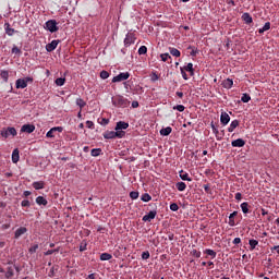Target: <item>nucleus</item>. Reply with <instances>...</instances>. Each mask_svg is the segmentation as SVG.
Wrapping results in <instances>:
<instances>
[{"label":"nucleus","instance_id":"nucleus-1","mask_svg":"<svg viewBox=\"0 0 279 279\" xmlns=\"http://www.w3.org/2000/svg\"><path fill=\"white\" fill-rule=\"evenodd\" d=\"M112 105L116 106V108H128V106H130V100L121 95H118L112 97Z\"/></svg>","mask_w":279,"mask_h":279},{"label":"nucleus","instance_id":"nucleus-2","mask_svg":"<svg viewBox=\"0 0 279 279\" xmlns=\"http://www.w3.org/2000/svg\"><path fill=\"white\" fill-rule=\"evenodd\" d=\"M45 29H48V32L53 34L60 28L58 27V22H56V20H49L45 23Z\"/></svg>","mask_w":279,"mask_h":279},{"label":"nucleus","instance_id":"nucleus-3","mask_svg":"<svg viewBox=\"0 0 279 279\" xmlns=\"http://www.w3.org/2000/svg\"><path fill=\"white\" fill-rule=\"evenodd\" d=\"M0 134L2 138H9V136H16V129L9 126L7 129H3Z\"/></svg>","mask_w":279,"mask_h":279},{"label":"nucleus","instance_id":"nucleus-4","mask_svg":"<svg viewBox=\"0 0 279 279\" xmlns=\"http://www.w3.org/2000/svg\"><path fill=\"white\" fill-rule=\"evenodd\" d=\"M125 80H130V74L128 72H122V73L118 74L117 76H114L112 78V82L113 83L125 82Z\"/></svg>","mask_w":279,"mask_h":279},{"label":"nucleus","instance_id":"nucleus-5","mask_svg":"<svg viewBox=\"0 0 279 279\" xmlns=\"http://www.w3.org/2000/svg\"><path fill=\"white\" fill-rule=\"evenodd\" d=\"M135 40L136 37L134 36V34H126L124 38V46L130 47V45H134Z\"/></svg>","mask_w":279,"mask_h":279},{"label":"nucleus","instance_id":"nucleus-6","mask_svg":"<svg viewBox=\"0 0 279 279\" xmlns=\"http://www.w3.org/2000/svg\"><path fill=\"white\" fill-rule=\"evenodd\" d=\"M59 44L60 40H52L50 44L46 45V51H48L49 53H51V51H56Z\"/></svg>","mask_w":279,"mask_h":279},{"label":"nucleus","instance_id":"nucleus-7","mask_svg":"<svg viewBox=\"0 0 279 279\" xmlns=\"http://www.w3.org/2000/svg\"><path fill=\"white\" fill-rule=\"evenodd\" d=\"M63 130L64 129L62 126H54L47 132L46 136L47 138H54L56 135L53 134V132H62Z\"/></svg>","mask_w":279,"mask_h":279},{"label":"nucleus","instance_id":"nucleus-8","mask_svg":"<svg viewBox=\"0 0 279 279\" xmlns=\"http://www.w3.org/2000/svg\"><path fill=\"white\" fill-rule=\"evenodd\" d=\"M36 130V126L34 124H24L21 128V132H25L26 134H32Z\"/></svg>","mask_w":279,"mask_h":279},{"label":"nucleus","instance_id":"nucleus-9","mask_svg":"<svg viewBox=\"0 0 279 279\" xmlns=\"http://www.w3.org/2000/svg\"><path fill=\"white\" fill-rule=\"evenodd\" d=\"M220 123L222 125H228L230 123V114L227 112H221L220 114Z\"/></svg>","mask_w":279,"mask_h":279},{"label":"nucleus","instance_id":"nucleus-10","mask_svg":"<svg viewBox=\"0 0 279 279\" xmlns=\"http://www.w3.org/2000/svg\"><path fill=\"white\" fill-rule=\"evenodd\" d=\"M156 215H158V211L150 210L147 215L143 217V221H151V219H156Z\"/></svg>","mask_w":279,"mask_h":279},{"label":"nucleus","instance_id":"nucleus-11","mask_svg":"<svg viewBox=\"0 0 279 279\" xmlns=\"http://www.w3.org/2000/svg\"><path fill=\"white\" fill-rule=\"evenodd\" d=\"M128 128H130V123L123 122V121H119V122H117L116 131L128 130Z\"/></svg>","mask_w":279,"mask_h":279},{"label":"nucleus","instance_id":"nucleus-12","mask_svg":"<svg viewBox=\"0 0 279 279\" xmlns=\"http://www.w3.org/2000/svg\"><path fill=\"white\" fill-rule=\"evenodd\" d=\"M19 160H21V155H20L19 148H15L12 153V162L16 165Z\"/></svg>","mask_w":279,"mask_h":279},{"label":"nucleus","instance_id":"nucleus-13","mask_svg":"<svg viewBox=\"0 0 279 279\" xmlns=\"http://www.w3.org/2000/svg\"><path fill=\"white\" fill-rule=\"evenodd\" d=\"M231 145H232L233 147H245V140H243V138H238V140H235V141H232V142H231Z\"/></svg>","mask_w":279,"mask_h":279},{"label":"nucleus","instance_id":"nucleus-14","mask_svg":"<svg viewBox=\"0 0 279 279\" xmlns=\"http://www.w3.org/2000/svg\"><path fill=\"white\" fill-rule=\"evenodd\" d=\"M25 232H27V228L21 227V228L16 229L14 238L20 239V236H23V234H25Z\"/></svg>","mask_w":279,"mask_h":279},{"label":"nucleus","instance_id":"nucleus-15","mask_svg":"<svg viewBox=\"0 0 279 279\" xmlns=\"http://www.w3.org/2000/svg\"><path fill=\"white\" fill-rule=\"evenodd\" d=\"M4 29L8 36H14V34L16 33L14 28H11L10 23L4 24Z\"/></svg>","mask_w":279,"mask_h":279},{"label":"nucleus","instance_id":"nucleus-16","mask_svg":"<svg viewBox=\"0 0 279 279\" xmlns=\"http://www.w3.org/2000/svg\"><path fill=\"white\" fill-rule=\"evenodd\" d=\"M236 215H239V211H233L232 214H230L229 216V226L231 228H234V226H236V222L234 221V217H236Z\"/></svg>","mask_w":279,"mask_h":279},{"label":"nucleus","instance_id":"nucleus-17","mask_svg":"<svg viewBox=\"0 0 279 279\" xmlns=\"http://www.w3.org/2000/svg\"><path fill=\"white\" fill-rule=\"evenodd\" d=\"M33 187L35 191H40L41 189H45V182L44 181H35L33 182Z\"/></svg>","mask_w":279,"mask_h":279},{"label":"nucleus","instance_id":"nucleus-18","mask_svg":"<svg viewBox=\"0 0 279 279\" xmlns=\"http://www.w3.org/2000/svg\"><path fill=\"white\" fill-rule=\"evenodd\" d=\"M222 86L229 90V88H232L234 86V81L231 78H227L222 82Z\"/></svg>","mask_w":279,"mask_h":279},{"label":"nucleus","instance_id":"nucleus-19","mask_svg":"<svg viewBox=\"0 0 279 279\" xmlns=\"http://www.w3.org/2000/svg\"><path fill=\"white\" fill-rule=\"evenodd\" d=\"M36 204H38V206H47L49 202H47V198H45L44 196H38L36 198Z\"/></svg>","mask_w":279,"mask_h":279},{"label":"nucleus","instance_id":"nucleus-20","mask_svg":"<svg viewBox=\"0 0 279 279\" xmlns=\"http://www.w3.org/2000/svg\"><path fill=\"white\" fill-rule=\"evenodd\" d=\"M179 173L181 180H184L186 182H193V179H191V177H189V173L184 172V170H181Z\"/></svg>","mask_w":279,"mask_h":279},{"label":"nucleus","instance_id":"nucleus-21","mask_svg":"<svg viewBox=\"0 0 279 279\" xmlns=\"http://www.w3.org/2000/svg\"><path fill=\"white\" fill-rule=\"evenodd\" d=\"M15 87L16 88H27V84L25 83V81L23 78H19L15 82Z\"/></svg>","mask_w":279,"mask_h":279},{"label":"nucleus","instance_id":"nucleus-22","mask_svg":"<svg viewBox=\"0 0 279 279\" xmlns=\"http://www.w3.org/2000/svg\"><path fill=\"white\" fill-rule=\"evenodd\" d=\"M104 138H106V140L117 138L116 137V132L114 131H106L104 133Z\"/></svg>","mask_w":279,"mask_h":279},{"label":"nucleus","instance_id":"nucleus-23","mask_svg":"<svg viewBox=\"0 0 279 279\" xmlns=\"http://www.w3.org/2000/svg\"><path fill=\"white\" fill-rule=\"evenodd\" d=\"M171 132H173V129H171V126H167V128L160 130V135L169 136V134H171Z\"/></svg>","mask_w":279,"mask_h":279},{"label":"nucleus","instance_id":"nucleus-24","mask_svg":"<svg viewBox=\"0 0 279 279\" xmlns=\"http://www.w3.org/2000/svg\"><path fill=\"white\" fill-rule=\"evenodd\" d=\"M271 29V23L266 22L263 28L258 29V34H265V32H269Z\"/></svg>","mask_w":279,"mask_h":279},{"label":"nucleus","instance_id":"nucleus-25","mask_svg":"<svg viewBox=\"0 0 279 279\" xmlns=\"http://www.w3.org/2000/svg\"><path fill=\"white\" fill-rule=\"evenodd\" d=\"M240 207L244 215H247V213H250V204L247 202L242 203Z\"/></svg>","mask_w":279,"mask_h":279},{"label":"nucleus","instance_id":"nucleus-26","mask_svg":"<svg viewBox=\"0 0 279 279\" xmlns=\"http://www.w3.org/2000/svg\"><path fill=\"white\" fill-rule=\"evenodd\" d=\"M238 125H239V120H233L230 123V126L228 128V132H234V130H236Z\"/></svg>","mask_w":279,"mask_h":279},{"label":"nucleus","instance_id":"nucleus-27","mask_svg":"<svg viewBox=\"0 0 279 279\" xmlns=\"http://www.w3.org/2000/svg\"><path fill=\"white\" fill-rule=\"evenodd\" d=\"M242 19L247 25L253 22L252 15H250V13H243Z\"/></svg>","mask_w":279,"mask_h":279},{"label":"nucleus","instance_id":"nucleus-28","mask_svg":"<svg viewBox=\"0 0 279 279\" xmlns=\"http://www.w3.org/2000/svg\"><path fill=\"white\" fill-rule=\"evenodd\" d=\"M184 70L190 73V75H195V70L193 69V63H187V65L184 66Z\"/></svg>","mask_w":279,"mask_h":279},{"label":"nucleus","instance_id":"nucleus-29","mask_svg":"<svg viewBox=\"0 0 279 279\" xmlns=\"http://www.w3.org/2000/svg\"><path fill=\"white\" fill-rule=\"evenodd\" d=\"M204 254H207V256H210L211 258H217V252L214 250L207 248L204 251Z\"/></svg>","mask_w":279,"mask_h":279},{"label":"nucleus","instance_id":"nucleus-30","mask_svg":"<svg viewBox=\"0 0 279 279\" xmlns=\"http://www.w3.org/2000/svg\"><path fill=\"white\" fill-rule=\"evenodd\" d=\"M241 101L243 104H250V101H252V97L248 94H243L241 97Z\"/></svg>","mask_w":279,"mask_h":279},{"label":"nucleus","instance_id":"nucleus-31","mask_svg":"<svg viewBox=\"0 0 279 279\" xmlns=\"http://www.w3.org/2000/svg\"><path fill=\"white\" fill-rule=\"evenodd\" d=\"M111 258H112V254L110 253H102L100 255V260H111Z\"/></svg>","mask_w":279,"mask_h":279},{"label":"nucleus","instance_id":"nucleus-32","mask_svg":"<svg viewBox=\"0 0 279 279\" xmlns=\"http://www.w3.org/2000/svg\"><path fill=\"white\" fill-rule=\"evenodd\" d=\"M76 106H78L80 109L82 110V108L86 107V101H84V99H82V98H77L76 99Z\"/></svg>","mask_w":279,"mask_h":279},{"label":"nucleus","instance_id":"nucleus-33","mask_svg":"<svg viewBox=\"0 0 279 279\" xmlns=\"http://www.w3.org/2000/svg\"><path fill=\"white\" fill-rule=\"evenodd\" d=\"M170 53L174 58H180V56H181L180 50H178L177 48H170Z\"/></svg>","mask_w":279,"mask_h":279},{"label":"nucleus","instance_id":"nucleus-34","mask_svg":"<svg viewBox=\"0 0 279 279\" xmlns=\"http://www.w3.org/2000/svg\"><path fill=\"white\" fill-rule=\"evenodd\" d=\"M178 191H186V183L184 182H178L177 183Z\"/></svg>","mask_w":279,"mask_h":279},{"label":"nucleus","instance_id":"nucleus-35","mask_svg":"<svg viewBox=\"0 0 279 279\" xmlns=\"http://www.w3.org/2000/svg\"><path fill=\"white\" fill-rule=\"evenodd\" d=\"M64 82H66V78L64 77H59L54 81V83L57 84V86H64Z\"/></svg>","mask_w":279,"mask_h":279},{"label":"nucleus","instance_id":"nucleus-36","mask_svg":"<svg viewBox=\"0 0 279 279\" xmlns=\"http://www.w3.org/2000/svg\"><path fill=\"white\" fill-rule=\"evenodd\" d=\"M141 199L142 202H151V195H149L148 193H145L142 195Z\"/></svg>","mask_w":279,"mask_h":279},{"label":"nucleus","instance_id":"nucleus-37","mask_svg":"<svg viewBox=\"0 0 279 279\" xmlns=\"http://www.w3.org/2000/svg\"><path fill=\"white\" fill-rule=\"evenodd\" d=\"M248 245H250V247H251V250H256V245H258V242H257V240H250L248 241Z\"/></svg>","mask_w":279,"mask_h":279},{"label":"nucleus","instance_id":"nucleus-38","mask_svg":"<svg viewBox=\"0 0 279 279\" xmlns=\"http://www.w3.org/2000/svg\"><path fill=\"white\" fill-rule=\"evenodd\" d=\"M92 156L94 157L101 156V148H93Z\"/></svg>","mask_w":279,"mask_h":279},{"label":"nucleus","instance_id":"nucleus-39","mask_svg":"<svg viewBox=\"0 0 279 279\" xmlns=\"http://www.w3.org/2000/svg\"><path fill=\"white\" fill-rule=\"evenodd\" d=\"M100 77H101V80H108V77H110V73L106 70H102L100 72Z\"/></svg>","mask_w":279,"mask_h":279},{"label":"nucleus","instance_id":"nucleus-40","mask_svg":"<svg viewBox=\"0 0 279 279\" xmlns=\"http://www.w3.org/2000/svg\"><path fill=\"white\" fill-rule=\"evenodd\" d=\"M170 210H172V213H178V210H180V206H178L177 203H172L170 204Z\"/></svg>","mask_w":279,"mask_h":279},{"label":"nucleus","instance_id":"nucleus-41","mask_svg":"<svg viewBox=\"0 0 279 279\" xmlns=\"http://www.w3.org/2000/svg\"><path fill=\"white\" fill-rule=\"evenodd\" d=\"M12 276H14V270L12 268H8V270L5 272V278L10 279V278H12Z\"/></svg>","mask_w":279,"mask_h":279},{"label":"nucleus","instance_id":"nucleus-42","mask_svg":"<svg viewBox=\"0 0 279 279\" xmlns=\"http://www.w3.org/2000/svg\"><path fill=\"white\" fill-rule=\"evenodd\" d=\"M21 206L22 208H29V206H32V203H29L28 199H24L22 201Z\"/></svg>","mask_w":279,"mask_h":279},{"label":"nucleus","instance_id":"nucleus-43","mask_svg":"<svg viewBox=\"0 0 279 279\" xmlns=\"http://www.w3.org/2000/svg\"><path fill=\"white\" fill-rule=\"evenodd\" d=\"M114 132H116V138H123V136H125L124 131L118 130Z\"/></svg>","mask_w":279,"mask_h":279},{"label":"nucleus","instance_id":"nucleus-44","mask_svg":"<svg viewBox=\"0 0 279 279\" xmlns=\"http://www.w3.org/2000/svg\"><path fill=\"white\" fill-rule=\"evenodd\" d=\"M37 250H38V244H34L28 248V252L29 254H36Z\"/></svg>","mask_w":279,"mask_h":279},{"label":"nucleus","instance_id":"nucleus-45","mask_svg":"<svg viewBox=\"0 0 279 279\" xmlns=\"http://www.w3.org/2000/svg\"><path fill=\"white\" fill-rule=\"evenodd\" d=\"M145 53H147V48L145 46H141L138 49V54L145 56Z\"/></svg>","mask_w":279,"mask_h":279},{"label":"nucleus","instance_id":"nucleus-46","mask_svg":"<svg viewBox=\"0 0 279 279\" xmlns=\"http://www.w3.org/2000/svg\"><path fill=\"white\" fill-rule=\"evenodd\" d=\"M173 110H178L179 112H184L185 107L183 105H177L173 107Z\"/></svg>","mask_w":279,"mask_h":279},{"label":"nucleus","instance_id":"nucleus-47","mask_svg":"<svg viewBox=\"0 0 279 279\" xmlns=\"http://www.w3.org/2000/svg\"><path fill=\"white\" fill-rule=\"evenodd\" d=\"M213 133L217 136V134H219V129H217V126L215 125V122L210 123Z\"/></svg>","mask_w":279,"mask_h":279},{"label":"nucleus","instance_id":"nucleus-48","mask_svg":"<svg viewBox=\"0 0 279 279\" xmlns=\"http://www.w3.org/2000/svg\"><path fill=\"white\" fill-rule=\"evenodd\" d=\"M23 81L25 82V84H33L34 83V77L32 76H26L23 78Z\"/></svg>","mask_w":279,"mask_h":279},{"label":"nucleus","instance_id":"nucleus-49","mask_svg":"<svg viewBox=\"0 0 279 279\" xmlns=\"http://www.w3.org/2000/svg\"><path fill=\"white\" fill-rule=\"evenodd\" d=\"M56 252H60V248L48 250V251L45 253V256H51V254H56Z\"/></svg>","mask_w":279,"mask_h":279},{"label":"nucleus","instance_id":"nucleus-50","mask_svg":"<svg viewBox=\"0 0 279 279\" xmlns=\"http://www.w3.org/2000/svg\"><path fill=\"white\" fill-rule=\"evenodd\" d=\"M130 197H131V199H138V192L132 191V192L130 193Z\"/></svg>","mask_w":279,"mask_h":279},{"label":"nucleus","instance_id":"nucleus-51","mask_svg":"<svg viewBox=\"0 0 279 279\" xmlns=\"http://www.w3.org/2000/svg\"><path fill=\"white\" fill-rule=\"evenodd\" d=\"M162 62H167L169 60V58H171V56L169 53H162L160 56Z\"/></svg>","mask_w":279,"mask_h":279},{"label":"nucleus","instance_id":"nucleus-52","mask_svg":"<svg viewBox=\"0 0 279 279\" xmlns=\"http://www.w3.org/2000/svg\"><path fill=\"white\" fill-rule=\"evenodd\" d=\"M142 259H143V260L149 259V251H146V252H143V253H142Z\"/></svg>","mask_w":279,"mask_h":279},{"label":"nucleus","instance_id":"nucleus-53","mask_svg":"<svg viewBox=\"0 0 279 279\" xmlns=\"http://www.w3.org/2000/svg\"><path fill=\"white\" fill-rule=\"evenodd\" d=\"M192 256H195L196 258H199L202 256V252H199L197 250H193L192 251Z\"/></svg>","mask_w":279,"mask_h":279},{"label":"nucleus","instance_id":"nucleus-54","mask_svg":"<svg viewBox=\"0 0 279 279\" xmlns=\"http://www.w3.org/2000/svg\"><path fill=\"white\" fill-rule=\"evenodd\" d=\"M8 77H9L8 71L1 72V78L4 80V82H8Z\"/></svg>","mask_w":279,"mask_h":279},{"label":"nucleus","instance_id":"nucleus-55","mask_svg":"<svg viewBox=\"0 0 279 279\" xmlns=\"http://www.w3.org/2000/svg\"><path fill=\"white\" fill-rule=\"evenodd\" d=\"M86 126L89 129V130H93L95 128V123H93V121L90 120H87L86 121Z\"/></svg>","mask_w":279,"mask_h":279},{"label":"nucleus","instance_id":"nucleus-56","mask_svg":"<svg viewBox=\"0 0 279 279\" xmlns=\"http://www.w3.org/2000/svg\"><path fill=\"white\" fill-rule=\"evenodd\" d=\"M11 53H15V54H19L21 53V49L16 46H13L12 50H11Z\"/></svg>","mask_w":279,"mask_h":279},{"label":"nucleus","instance_id":"nucleus-57","mask_svg":"<svg viewBox=\"0 0 279 279\" xmlns=\"http://www.w3.org/2000/svg\"><path fill=\"white\" fill-rule=\"evenodd\" d=\"M49 278H53L56 276V267H52L48 274Z\"/></svg>","mask_w":279,"mask_h":279},{"label":"nucleus","instance_id":"nucleus-58","mask_svg":"<svg viewBox=\"0 0 279 279\" xmlns=\"http://www.w3.org/2000/svg\"><path fill=\"white\" fill-rule=\"evenodd\" d=\"M189 49H192V51L190 52V56H193V57L197 56V49H195L191 46L189 47Z\"/></svg>","mask_w":279,"mask_h":279},{"label":"nucleus","instance_id":"nucleus-59","mask_svg":"<svg viewBox=\"0 0 279 279\" xmlns=\"http://www.w3.org/2000/svg\"><path fill=\"white\" fill-rule=\"evenodd\" d=\"M181 74H182L183 80H189V75L186 74V72L184 71L183 68H181Z\"/></svg>","mask_w":279,"mask_h":279},{"label":"nucleus","instance_id":"nucleus-60","mask_svg":"<svg viewBox=\"0 0 279 279\" xmlns=\"http://www.w3.org/2000/svg\"><path fill=\"white\" fill-rule=\"evenodd\" d=\"M242 198H243V194H241V192H238V193L235 194V199H236L238 202H241Z\"/></svg>","mask_w":279,"mask_h":279},{"label":"nucleus","instance_id":"nucleus-61","mask_svg":"<svg viewBox=\"0 0 279 279\" xmlns=\"http://www.w3.org/2000/svg\"><path fill=\"white\" fill-rule=\"evenodd\" d=\"M86 246H87L86 243H82V244L80 245V252H86Z\"/></svg>","mask_w":279,"mask_h":279},{"label":"nucleus","instance_id":"nucleus-62","mask_svg":"<svg viewBox=\"0 0 279 279\" xmlns=\"http://www.w3.org/2000/svg\"><path fill=\"white\" fill-rule=\"evenodd\" d=\"M239 243H241V238H235V239L233 240V244H234V245H239Z\"/></svg>","mask_w":279,"mask_h":279},{"label":"nucleus","instance_id":"nucleus-63","mask_svg":"<svg viewBox=\"0 0 279 279\" xmlns=\"http://www.w3.org/2000/svg\"><path fill=\"white\" fill-rule=\"evenodd\" d=\"M132 108H138V101L134 100V101L132 102Z\"/></svg>","mask_w":279,"mask_h":279},{"label":"nucleus","instance_id":"nucleus-64","mask_svg":"<svg viewBox=\"0 0 279 279\" xmlns=\"http://www.w3.org/2000/svg\"><path fill=\"white\" fill-rule=\"evenodd\" d=\"M86 279H95V274L88 275V277Z\"/></svg>","mask_w":279,"mask_h":279}]
</instances>
